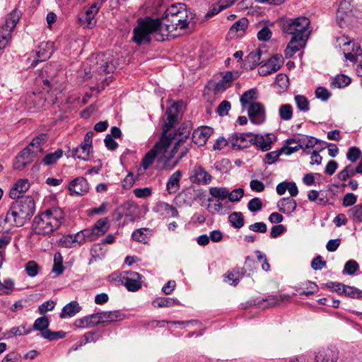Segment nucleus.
<instances>
[{"label":"nucleus","instance_id":"f257e3e1","mask_svg":"<svg viewBox=\"0 0 362 362\" xmlns=\"http://www.w3.org/2000/svg\"><path fill=\"white\" fill-rule=\"evenodd\" d=\"M194 18V13L187 9L184 4H173L168 8L161 18L145 17L138 20L134 29L132 40L137 45L151 42V35L157 41H164L169 36H175L173 32L189 26Z\"/></svg>","mask_w":362,"mask_h":362},{"label":"nucleus","instance_id":"f03ea898","mask_svg":"<svg viewBox=\"0 0 362 362\" xmlns=\"http://www.w3.org/2000/svg\"><path fill=\"white\" fill-rule=\"evenodd\" d=\"M65 221L64 211L59 207H52L37 214L32 223V230L40 235H48L57 230Z\"/></svg>","mask_w":362,"mask_h":362},{"label":"nucleus","instance_id":"7ed1b4c3","mask_svg":"<svg viewBox=\"0 0 362 362\" xmlns=\"http://www.w3.org/2000/svg\"><path fill=\"white\" fill-rule=\"evenodd\" d=\"M35 203L31 196H26L16 200L6 214V221H13L16 226H23L33 216Z\"/></svg>","mask_w":362,"mask_h":362},{"label":"nucleus","instance_id":"20e7f679","mask_svg":"<svg viewBox=\"0 0 362 362\" xmlns=\"http://www.w3.org/2000/svg\"><path fill=\"white\" fill-rule=\"evenodd\" d=\"M190 144H186L183 138H178L174 144L172 150L160 157L159 162L162 163L163 168L170 170L176 167L184 157L189 152Z\"/></svg>","mask_w":362,"mask_h":362},{"label":"nucleus","instance_id":"39448f33","mask_svg":"<svg viewBox=\"0 0 362 362\" xmlns=\"http://www.w3.org/2000/svg\"><path fill=\"white\" fill-rule=\"evenodd\" d=\"M21 18V12L13 10L6 18L5 22L0 25V49H4L11 42V33Z\"/></svg>","mask_w":362,"mask_h":362},{"label":"nucleus","instance_id":"423d86ee","mask_svg":"<svg viewBox=\"0 0 362 362\" xmlns=\"http://www.w3.org/2000/svg\"><path fill=\"white\" fill-rule=\"evenodd\" d=\"M310 23V20L305 16L288 19L284 23L283 30L293 36L308 37L310 33L308 30Z\"/></svg>","mask_w":362,"mask_h":362},{"label":"nucleus","instance_id":"0eeeda50","mask_svg":"<svg viewBox=\"0 0 362 362\" xmlns=\"http://www.w3.org/2000/svg\"><path fill=\"white\" fill-rule=\"evenodd\" d=\"M171 136H161L154 146L145 155L141 160L144 170H147L154 162L155 158L160 154H166L167 150L171 144Z\"/></svg>","mask_w":362,"mask_h":362},{"label":"nucleus","instance_id":"6e6552de","mask_svg":"<svg viewBox=\"0 0 362 362\" xmlns=\"http://www.w3.org/2000/svg\"><path fill=\"white\" fill-rule=\"evenodd\" d=\"M182 102H177L173 103L170 107L166 110L165 115L167 116L166 121L163 125V134L161 136H171V143L175 140V134L169 133L168 131L175 127L177 122V117L179 114L178 107L182 106Z\"/></svg>","mask_w":362,"mask_h":362},{"label":"nucleus","instance_id":"1a4fd4ad","mask_svg":"<svg viewBox=\"0 0 362 362\" xmlns=\"http://www.w3.org/2000/svg\"><path fill=\"white\" fill-rule=\"evenodd\" d=\"M189 179L194 184L207 185L212 176L201 165L196 164L189 171Z\"/></svg>","mask_w":362,"mask_h":362},{"label":"nucleus","instance_id":"9d476101","mask_svg":"<svg viewBox=\"0 0 362 362\" xmlns=\"http://www.w3.org/2000/svg\"><path fill=\"white\" fill-rule=\"evenodd\" d=\"M253 133L235 132L229 136V144L232 148H245L252 144Z\"/></svg>","mask_w":362,"mask_h":362},{"label":"nucleus","instance_id":"9b49d317","mask_svg":"<svg viewBox=\"0 0 362 362\" xmlns=\"http://www.w3.org/2000/svg\"><path fill=\"white\" fill-rule=\"evenodd\" d=\"M247 115L250 122L257 125L262 124L266 119L264 107L259 103H251L247 107Z\"/></svg>","mask_w":362,"mask_h":362},{"label":"nucleus","instance_id":"f8f14e48","mask_svg":"<svg viewBox=\"0 0 362 362\" xmlns=\"http://www.w3.org/2000/svg\"><path fill=\"white\" fill-rule=\"evenodd\" d=\"M122 282L128 291L135 292L141 287V275L135 272H126L122 277Z\"/></svg>","mask_w":362,"mask_h":362},{"label":"nucleus","instance_id":"ddd939ff","mask_svg":"<svg viewBox=\"0 0 362 362\" xmlns=\"http://www.w3.org/2000/svg\"><path fill=\"white\" fill-rule=\"evenodd\" d=\"M69 190L71 195L83 196L89 192L90 187L86 178L78 177L71 181Z\"/></svg>","mask_w":362,"mask_h":362},{"label":"nucleus","instance_id":"4468645a","mask_svg":"<svg viewBox=\"0 0 362 362\" xmlns=\"http://www.w3.org/2000/svg\"><path fill=\"white\" fill-rule=\"evenodd\" d=\"M276 141V136L273 134H253L252 145L257 146L262 151H267L272 148V144Z\"/></svg>","mask_w":362,"mask_h":362},{"label":"nucleus","instance_id":"2eb2a0df","mask_svg":"<svg viewBox=\"0 0 362 362\" xmlns=\"http://www.w3.org/2000/svg\"><path fill=\"white\" fill-rule=\"evenodd\" d=\"M338 359L339 351L336 348H322L314 356L315 362H337Z\"/></svg>","mask_w":362,"mask_h":362},{"label":"nucleus","instance_id":"dca6fc26","mask_svg":"<svg viewBox=\"0 0 362 362\" xmlns=\"http://www.w3.org/2000/svg\"><path fill=\"white\" fill-rule=\"evenodd\" d=\"M53 52L54 42L50 41L41 42L38 46V50L36 51L37 59L33 60L31 63V66L35 67L39 62H43L49 59Z\"/></svg>","mask_w":362,"mask_h":362},{"label":"nucleus","instance_id":"f3484780","mask_svg":"<svg viewBox=\"0 0 362 362\" xmlns=\"http://www.w3.org/2000/svg\"><path fill=\"white\" fill-rule=\"evenodd\" d=\"M343 52L346 59L355 63L358 61V57L362 55V49L358 43L349 40L344 42Z\"/></svg>","mask_w":362,"mask_h":362},{"label":"nucleus","instance_id":"a211bd4d","mask_svg":"<svg viewBox=\"0 0 362 362\" xmlns=\"http://www.w3.org/2000/svg\"><path fill=\"white\" fill-rule=\"evenodd\" d=\"M213 132L214 129L210 127L204 126L198 128L192 133V141L199 146H203Z\"/></svg>","mask_w":362,"mask_h":362},{"label":"nucleus","instance_id":"6ab92c4d","mask_svg":"<svg viewBox=\"0 0 362 362\" xmlns=\"http://www.w3.org/2000/svg\"><path fill=\"white\" fill-rule=\"evenodd\" d=\"M99 313L89 315L75 320L74 325L78 328H89L101 324Z\"/></svg>","mask_w":362,"mask_h":362},{"label":"nucleus","instance_id":"aec40b11","mask_svg":"<svg viewBox=\"0 0 362 362\" xmlns=\"http://www.w3.org/2000/svg\"><path fill=\"white\" fill-rule=\"evenodd\" d=\"M29 182L27 180L21 179L12 187L9 192V197L13 199H19L23 197L22 194L28 190Z\"/></svg>","mask_w":362,"mask_h":362},{"label":"nucleus","instance_id":"412c9836","mask_svg":"<svg viewBox=\"0 0 362 362\" xmlns=\"http://www.w3.org/2000/svg\"><path fill=\"white\" fill-rule=\"evenodd\" d=\"M307 37L292 35V37L285 50L286 57H291L296 52L299 51L304 45V40Z\"/></svg>","mask_w":362,"mask_h":362},{"label":"nucleus","instance_id":"4be33fe9","mask_svg":"<svg viewBox=\"0 0 362 362\" xmlns=\"http://www.w3.org/2000/svg\"><path fill=\"white\" fill-rule=\"evenodd\" d=\"M248 24L249 23L246 18L239 19L230 27L228 31V35L230 38L238 37L243 35L248 27Z\"/></svg>","mask_w":362,"mask_h":362},{"label":"nucleus","instance_id":"5701e85b","mask_svg":"<svg viewBox=\"0 0 362 362\" xmlns=\"http://www.w3.org/2000/svg\"><path fill=\"white\" fill-rule=\"evenodd\" d=\"M98 9L99 7L97 6L96 4H94L79 18V21L83 27L91 28L95 24V15L98 13Z\"/></svg>","mask_w":362,"mask_h":362},{"label":"nucleus","instance_id":"b1692460","mask_svg":"<svg viewBox=\"0 0 362 362\" xmlns=\"http://www.w3.org/2000/svg\"><path fill=\"white\" fill-rule=\"evenodd\" d=\"M182 176V172L180 170L170 175L166 184V189L169 194L176 193L180 189Z\"/></svg>","mask_w":362,"mask_h":362},{"label":"nucleus","instance_id":"393cba45","mask_svg":"<svg viewBox=\"0 0 362 362\" xmlns=\"http://www.w3.org/2000/svg\"><path fill=\"white\" fill-rule=\"evenodd\" d=\"M101 323H112L124 319V314L119 310L105 311L99 313Z\"/></svg>","mask_w":362,"mask_h":362},{"label":"nucleus","instance_id":"a878e982","mask_svg":"<svg viewBox=\"0 0 362 362\" xmlns=\"http://www.w3.org/2000/svg\"><path fill=\"white\" fill-rule=\"evenodd\" d=\"M297 206L295 199L291 197H284L281 199L277 203L279 210L284 214H290L293 212Z\"/></svg>","mask_w":362,"mask_h":362},{"label":"nucleus","instance_id":"bb28decb","mask_svg":"<svg viewBox=\"0 0 362 362\" xmlns=\"http://www.w3.org/2000/svg\"><path fill=\"white\" fill-rule=\"evenodd\" d=\"M23 100L29 110H35L42 102V98L39 93L36 94L35 92L27 93L26 95L23 98Z\"/></svg>","mask_w":362,"mask_h":362},{"label":"nucleus","instance_id":"cd10ccee","mask_svg":"<svg viewBox=\"0 0 362 362\" xmlns=\"http://www.w3.org/2000/svg\"><path fill=\"white\" fill-rule=\"evenodd\" d=\"M81 310V307L79 305V303L76 301L73 300L71 301L69 303L66 304L62 310V313H60V317L61 318H65L66 317H72L74 315H76L77 313H78Z\"/></svg>","mask_w":362,"mask_h":362},{"label":"nucleus","instance_id":"c85d7f7f","mask_svg":"<svg viewBox=\"0 0 362 362\" xmlns=\"http://www.w3.org/2000/svg\"><path fill=\"white\" fill-rule=\"evenodd\" d=\"M257 98V90L256 88H251L245 92L240 96V102L243 108H246L254 103L255 100Z\"/></svg>","mask_w":362,"mask_h":362},{"label":"nucleus","instance_id":"c756f323","mask_svg":"<svg viewBox=\"0 0 362 362\" xmlns=\"http://www.w3.org/2000/svg\"><path fill=\"white\" fill-rule=\"evenodd\" d=\"M261 51L255 50L250 52L245 59V65L250 69H254L262 62H260Z\"/></svg>","mask_w":362,"mask_h":362},{"label":"nucleus","instance_id":"7c9ffc66","mask_svg":"<svg viewBox=\"0 0 362 362\" xmlns=\"http://www.w3.org/2000/svg\"><path fill=\"white\" fill-rule=\"evenodd\" d=\"M238 77V74L235 76H233V74L231 71H227L222 77V79L217 83L216 86V90L217 91H224L227 88H228L233 80H235Z\"/></svg>","mask_w":362,"mask_h":362},{"label":"nucleus","instance_id":"2f4dec72","mask_svg":"<svg viewBox=\"0 0 362 362\" xmlns=\"http://www.w3.org/2000/svg\"><path fill=\"white\" fill-rule=\"evenodd\" d=\"M151 235V230L147 228H141L135 230L132 235L134 240L144 244L147 243V240Z\"/></svg>","mask_w":362,"mask_h":362},{"label":"nucleus","instance_id":"473e14b6","mask_svg":"<svg viewBox=\"0 0 362 362\" xmlns=\"http://www.w3.org/2000/svg\"><path fill=\"white\" fill-rule=\"evenodd\" d=\"M90 148L91 146H85V143L83 142L78 147L72 149V156L83 160H88Z\"/></svg>","mask_w":362,"mask_h":362},{"label":"nucleus","instance_id":"72a5a7b5","mask_svg":"<svg viewBox=\"0 0 362 362\" xmlns=\"http://www.w3.org/2000/svg\"><path fill=\"white\" fill-rule=\"evenodd\" d=\"M47 136L46 134H40L37 136L35 137L28 147H30L35 155L37 156L38 153H41L42 151V145L46 141Z\"/></svg>","mask_w":362,"mask_h":362},{"label":"nucleus","instance_id":"f704fd0d","mask_svg":"<svg viewBox=\"0 0 362 362\" xmlns=\"http://www.w3.org/2000/svg\"><path fill=\"white\" fill-rule=\"evenodd\" d=\"M105 56L103 54H99L98 56L97 64H100L98 67V71L100 73L108 74L113 72L115 66L110 61L105 60Z\"/></svg>","mask_w":362,"mask_h":362},{"label":"nucleus","instance_id":"c9c22d12","mask_svg":"<svg viewBox=\"0 0 362 362\" xmlns=\"http://www.w3.org/2000/svg\"><path fill=\"white\" fill-rule=\"evenodd\" d=\"M49 325V319L45 317H40L35 320L34 322L33 326L32 327L33 330L40 331V336L42 337V334L49 330L48 327Z\"/></svg>","mask_w":362,"mask_h":362},{"label":"nucleus","instance_id":"e433bc0d","mask_svg":"<svg viewBox=\"0 0 362 362\" xmlns=\"http://www.w3.org/2000/svg\"><path fill=\"white\" fill-rule=\"evenodd\" d=\"M132 209H136V206L130 203L126 202L122 206L117 209L115 211L117 221H120L123 216H132L131 211H128Z\"/></svg>","mask_w":362,"mask_h":362},{"label":"nucleus","instance_id":"4c0bfd02","mask_svg":"<svg viewBox=\"0 0 362 362\" xmlns=\"http://www.w3.org/2000/svg\"><path fill=\"white\" fill-rule=\"evenodd\" d=\"M93 229L98 237L103 235L109 230L107 218L98 220L93 226Z\"/></svg>","mask_w":362,"mask_h":362},{"label":"nucleus","instance_id":"58836bf2","mask_svg":"<svg viewBox=\"0 0 362 362\" xmlns=\"http://www.w3.org/2000/svg\"><path fill=\"white\" fill-rule=\"evenodd\" d=\"M63 153L64 151L62 149L58 148L54 153H50L46 155L42 160V162L45 165H54L62 157Z\"/></svg>","mask_w":362,"mask_h":362},{"label":"nucleus","instance_id":"ea45409f","mask_svg":"<svg viewBox=\"0 0 362 362\" xmlns=\"http://www.w3.org/2000/svg\"><path fill=\"white\" fill-rule=\"evenodd\" d=\"M178 303V300L172 298H156L152 305L158 308H169Z\"/></svg>","mask_w":362,"mask_h":362},{"label":"nucleus","instance_id":"a19ab883","mask_svg":"<svg viewBox=\"0 0 362 362\" xmlns=\"http://www.w3.org/2000/svg\"><path fill=\"white\" fill-rule=\"evenodd\" d=\"M228 221L231 226L237 229L244 226V217L241 212H233L228 216Z\"/></svg>","mask_w":362,"mask_h":362},{"label":"nucleus","instance_id":"79ce46f5","mask_svg":"<svg viewBox=\"0 0 362 362\" xmlns=\"http://www.w3.org/2000/svg\"><path fill=\"white\" fill-rule=\"evenodd\" d=\"M284 58L281 55L276 54L272 57L268 62V66L272 69V71L276 72L279 71L284 64Z\"/></svg>","mask_w":362,"mask_h":362},{"label":"nucleus","instance_id":"37998d69","mask_svg":"<svg viewBox=\"0 0 362 362\" xmlns=\"http://www.w3.org/2000/svg\"><path fill=\"white\" fill-rule=\"evenodd\" d=\"M351 83V78L344 74L337 75L332 81L331 86L334 88H341Z\"/></svg>","mask_w":362,"mask_h":362},{"label":"nucleus","instance_id":"c03bdc74","mask_svg":"<svg viewBox=\"0 0 362 362\" xmlns=\"http://www.w3.org/2000/svg\"><path fill=\"white\" fill-rule=\"evenodd\" d=\"M209 194L214 198L224 200L228 196V189L226 187H213L209 189Z\"/></svg>","mask_w":362,"mask_h":362},{"label":"nucleus","instance_id":"a18cd8bd","mask_svg":"<svg viewBox=\"0 0 362 362\" xmlns=\"http://www.w3.org/2000/svg\"><path fill=\"white\" fill-rule=\"evenodd\" d=\"M11 238L8 235H2L0 237V267L4 260L6 249L11 243Z\"/></svg>","mask_w":362,"mask_h":362},{"label":"nucleus","instance_id":"49530a36","mask_svg":"<svg viewBox=\"0 0 362 362\" xmlns=\"http://www.w3.org/2000/svg\"><path fill=\"white\" fill-rule=\"evenodd\" d=\"M294 100L300 111L305 112L310 110L309 101L305 96L297 95L295 96Z\"/></svg>","mask_w":362,"mask_h":362},{"label":"nucleus","instance_id":"de8ad7c7","mask_svg":"<svg viewBox=\"0 0 362 362\" xmlns=\"http://www.w3.org/2000/svg\"><path fill=\"white\" fill-rule=\"evenodd\" d=\"M240 274L238 269H233L228 271L225 275V281L229 283L230 285H237L240 279Z\"/></svg>","mask_w":362,"mask_h":362},{"label":"nucleus","instance_id":"09e8293b","mask_svg":"<svg viewBox=\"0 0 362 362\" xmlns=\"http://www.w3.org/2000/svg\"><path fill=\"white\" fill-rule=\"evenodd\" d=\"M33 329L31 327L28 326L27 324H23L18 327H13L10 330L9 332L15 336H23L31 333Z\"/></svg>","mask_w":362,"mask_h":362},{"label":"nucleus","instance_id":"8fccbe9b","mask_svg":"<svg viewBox=\"0 0 362 362\" xmlns=\"http://www.w3.org/2000/svg\"><path fill=\"white\" fill-rule=\"evenodd\" d=\"M279 112L281 119L285 121L289 120L293 116L292 106L289 104L282 105L279 107Z\"/></svg>","mask_w":362,"mask_h":362},{"label":"nucleus","instance_id":"3c124183","mask_svg":"<svg viewBox=\"0 0 362 362\" xmlns=\"http://www.w3.org/2000/svg\"><path fill=\"white\" fill-rule=\"evenodd\" d=\"M300 143L303 148H313L320 141L313 136H303L298 140Z\"/></svg>","mask_w":362,"mask_h":362},{"label":"nucleus","instance_id":"603ef678","mask_svg":"<svg viewBox=\"0 0 362 362\" xmlns=\"http://www.w3.org/2000/svg\"><path fill=\"white\" fill-rule=\"evenodd\" d=\"M344 295L351 298H362V290L354 286H346L343 289Z\"/></svg>","mask_w":362,"mask_h":362},{"label":"nucleus","instance_id":"864d4df0","mask_svg":"<svg viewBox=\"0 0 362 362\" xmlns=\"http://www.w3.org/2000/svg\"><path fill=\"white\" fill-rule=\"evenodd\" d=\"M283 152L284 148H281L279 150L267 153L264 156V163L268 165H272L274 163L279 159L280 155L282 154Z\"/></svg>","mask_w":362,"mask_h":362},{"label":"nucleus","instance_id":"5fc2aeb1","mask_svg":"<svg viewBox=\"0 0 362 362\" xmlns=\"http://www.w3.org/2000/svg\"><path fill=\"white\" fill-rule=\"evenodd\" d=\"M18 155L21 156V158L27 163L28 165L31 163L36 157L34 151L30 149V147L28 146L23 149Z\"/></svg>","mask_w":362,"mask_h":362},{"label":"nucleus","instance_id":"6e6d98bb","mask_svg":"<svg viewBox=\"0 0 362 362\" xmlns=\"http://www.w3.org/2000/svg\"><path fill=\"white\" fill-rule=\"evenodd\" d=\"M262 206L263 203L259 197L252 198L247 204L248 210L252 213L260 211L262 209Z\"/></svg>","mask_w":362,"mask_h":362},{"label":"nucleus","instance_id":"4d7b16f0","mask_svg":"<svg viewBox=\"0 0 362 362\" xmlns=\"http://www.w3.org/2000/svg\"><path fill=\"white\" fill-rule=\"evenodd\" d=\"M66 337V332L64 331L53 332L50 329L42 334V338L53 341L58 339H63Z\"/></svg>","mask_w":362,"mask_h":362},{"label":"nucleus","instance_id":"13d9d810","mask_svg":"<svg viewBox=\"0 0 362 362\" xmlns=\"http://www.w3.org/2000/svg\"><path fill=\"white\" fill-rule=\"evenodd\" d=\"M158 206L163 211H165L166 214L170 215L172 217H177L179 213L177 209L173 205L169 204L166 202H160Z\"/></svg>","mask_w":362,"mask_h":362},{"label":"nucleus","instance_id":"bf43d9fd","mask_svg":"<svg viewBox=\"0 0 362 362\" xmlns=\"http://www.w3.org/2000/svg\"><path fill=\"white\" fill-rule=\"evenodd\" d=\"M288 77L286 74L281 73L276 76L275 84L278 86L281 90H286L288 86Z\"/></svg>","mask_w":362,"mask_h":362},{"label":"nucleus","instance_id":"052dcab7","mask_svg":"<svg viewBox=\"0 0 362 362\" xmlns=\"http://www.w3.org/2000/svg\"><path fill=\"white\" fill-rule=\"evenodd\" d=\"M358 264L355 260H349L344 265L343 272L349 275H353L358 270Z\"/></svg>","mask_w":362,"mask_h":362},{"label":"nucleus","instance_id":"680f3d73","mask_svg":"<svg viewBox=\"0 0 362 362\" xmlns=\"http://www.w3.org/2000/svg\"><path fill=\"white\" fill-rule=\"evenodd\" d=\"M244 196V189L243 188H237L233 189L232 192L228 191L229 201L231 202H239Z\"/></svg>","mask_w":362,"mask_h":362},{"label":"nucleus","instance_id":"e2e57ef3","mask_svg":"<svg viewBox=\"0 0 362 362\" xmlns=\"http://www.w3.org/2000/svg\"><path fill=\"white\" fill-rule=\"evenodd\" d=\"M25 271L29 276L35 277L38 274L39 266L35 262L30 261L25 264Z\"/></svg>","mask_w":362,"mask_h":362},{"label":"nucleus","instance_id":"0e129e2a","mask_svg":"<svg viewBox=\"0 0 362 362\" xmlns=\"http://www.w3.org/2000/svg\"><path fill=\"white\" fill-rule=\"evenodd\" d=\"M290 298L289 296H285V295H280L279 296H269L266 300H264V301H267L268 305L271 307L275 306L280 303V302L284 301L285 300H288Z\"/></svg>","mask_w":362,"mask_h":362},{"label":"nucleus","instance_id":"69168bd1","mask_svg":"<svg viewBox=\"0 0 362 362\" xmlns=\"http://www.w3.org/2000/svg\"><path fill=\"white\" fill-rule=\"evenodd\" d=\"M352 219L355 222L362 223V205H358L349 210Z\"/></svg>","mask_w":362,"mask_h":362},{"label":"nucleus","instance_id":"338daca9","mask_svg":"<svg viewBox=\"0 0 362 362\" xmlns=\"http://www.w3.org/2000/svg\"><path fill=\"white\" fill-rule=\"evenodd\" d=\"M361 156V151L358 147H350L346 153V158L349 160L356 162Z\"/></svg>","mask_w":362,"mask_h":362},{"label":"nucleus","instance_id":"774afa93","mask_svg":"<svg viewBox=\"0 0 362 362\" xmlns=\"http://www.w3.org/2000/svg\"><path fill=\"white\" fill-rule=\"evenodd\" d=\"M315 96L322 101H327L330 98L331 93L327 88L320 86L315 90Z\"/></svg>","mask_w":362,"mask_h":362}]
</instances>
